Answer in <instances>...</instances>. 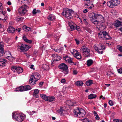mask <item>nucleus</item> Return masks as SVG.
Returning a JSON list of instances; mask_svg holds the SVG:
<instances>
[{
	"label": "nucleus",
	"instance_id": "f257e3e1",
	"mask_svg": "<svg viewBox=\"0 0 122 122\" xmlns=\"http://www.w3.org/2000/svg\"><path fill=\"white\" fill-rule=\"evenodd\" d=\"M99 16L98 14H95L93 12L90 13L88 14V16L92 23L95 25L98 26V18L97 17Z\"/></svg>",
	"mask_w": 122,
	"mask_h": 122
},
{
	"label": "nucleus",
	"instance_id": "f03ea898",
	"mask_svg": "<svg viewBox=\"0 0 122 122\" xmlns=\"http://www.w3.org/2000/svg\"><path fill=\"white\" fill-rule=\"evenodd\" d=\"M29 80V83L31 85H33L35 84L36 81L40 79V76L38 73L35 72L32 74Z\"/></svg>",
	"mask_w": 122,
	"mask_h": 122
},
{
	"label": "nucleus",
	"instance_id": "7ed1b4c3",
	"mask_svg": "<svg viewBox=\"0 0 122 122\" xmlns=\"http://www.w3.org/2000/svg\"><path fill=\"white\" fill-rule=\"evenodd\" d=\"M73 112L76 117L79 118L84 117L85 115L86 112L83 109L78 108L77 109L74 110Z\"/></svg>",
	"mask_w": 122,
	"mask_h": 122
},
{
	"label": "nucleus",
	"instance_id": "20e7f679",
	"mask_svg": "<svg viewBox=\"0 0 122 122\" xmlns=\"http://www.w3.org/2000/svg\"><path fill=\"white\" fill-rule=\"evenodd\" d=\"M61 14L62 15L68 19H70L72 17V12L68 8L64 9Z\"/></svg>",
	"mask_w": 122,
	"mask_h": 122
},
{
	"label": "nucleus",
	"instance_id": "39448f33",
	"mask_svg": "<svg viewBox=\"0 0 122 122\" xmlns=\"http://www.w3.org/2000/svg\"><path fill=\"white\" fill-rule=\"evenodd\" d=\"M28 8L29 7L26 5H22L18 9L19 14L21 16L23 15L27 12Z\"/></svg>",
	"mask_w": 122,
	"mask_h": 122
},
{
	"label": "nucleus",
	"instance_id": "423d86ee",
	"mask_svg": "<svg viewBox=\"0 0 122 122\" xmlns=\"http://www.w3.org/2000/svg\"><path fill=\"white\" fill-rule=\"evenodd\" d=\"M102 15L100 14V21L102 22V24L100 25V31L102 30H104L106 28V27L104 24L105 18V14L104 12H102Z\"/></svg>",
	"mask_w": 122,
	"mask_h": 122
},
{
	"label": "nucleus",
	"instance_id": "0eeeda50",
	"mask_svg": "<svg viewBox=\"0 0 122 122\" xmlns=\"http://www.w3.org/2000/svg\"><path fill=\"white\" fill-rule=\"evenodd\" d=\"M110 1L107 2V6L111 8H113L115 6L118 5L120 3L119 0H110Z\"/></svg>",
	"mask_w": 122,
	"mask_h": 122
},
{
	"label": "nucleus",
	"instance_id": "6e6552de",
	"mask_svg": "<svg viewBox=\"0 0 122 122\" xmlns=\"http://www.w3.org/2000/svg\"><path fill=\"white\" fill-rule=\"evenodd\" d=\"M80 51H82V53L83 55H85L86 57H88L90 56V50L87 47L83 46L82 47Z\"/></svg>",
	"mask_w": 122,
	"mask_h": 122
},
{
	"label": "nucleus",
	"instance_id": "1a4fd4ad",
	"mask_svg": "<svg viewBox=\"0 0 122 122\" xmlns=\"http://www.w3.org/2000/svg\"><path fill=\"white\" fill-rule=\"evenodd\" d=\"M64 74H67L68 72V68L67 66L64 63H62L58 66Z\"/></svg>",
	"mask_w": 122,
	"mask_h": 122
},
{
	"label": "nucleus",
	"instance_id": "9d476101",
	"mask_svg": "<svg viewBox=\"0 0 122 122\" xmlns=\"http://www.w3.org/2000/svg\"><path fill=\"white\" fill-rule=\"evenodd\" d=\"M29 48L28 46L25 45L20 44L18 46V50L22 52L27 51Z\"/></svg>",
	"mask_w": 122,
	"mask_h": 122
},
{
	"label": "nucleus",
	"instance_id": "9b49d317",
	"mask_svg": "<svg viewBox=\"0 0 122 122\" xmlns=\"http://www.w3.org/2000/svg\"><path fill=\"white\" fill-rule=\"evenodd\" d=\"M11 70L17 72L18 73H20L23 71V68L19 67L16 66H13L11 67Z\"/></svg>",
	"mask_w": 122,
	"mask_h": 122
},
{
	"label": "nucleus",
	"instance_id": "f8f14e48",
	"mask_svg": "<svg viewBox=\"0 0 122 122\" xmlns=\"http://www.w3.org/2000/svg\"><path fill=\"white\" fill-rule=\"evenodd\" d=\"M25 117V115L22 113H20L18 114L16 116V120L19 122L22 121Z\"/></svg>",
	"mask_w": 122,
	"mask_h": 122
},
{
	"label": "nucleus",
	"instance_id": "ddd939ff",
	"mask_svg": "<svg viewBox=\"0 0 122 122\" xmlns=\"http://www.w3.org/2000/svg\"><path fill=\"white\" fill-rule=\"evenodd\" d=\"M4 44L3 42L0 43V57L3 56L4 53Z\"/></svg>",
	"mask_w": 122,
	"mask_h": 122
},
{
	"label": "nucleus",
	"instance_id": "4468645a",
	"mask_svg": "<svg viewBox=\"0 0 122 122\" xmlns=\"http://www.w3.org/2000/svg\"><path fill=\"white\" fill-rule=\"evenodd\" d=\"M85 6H87L86 7L87 8L92 9L94 6L93 1L90 0V1H88L87 3L85 4Z\"/></svg>",
	"mask_w": 122,
	"mask_h": 122
},
{
	"label": "nucleus",
	"instance_id": "2eb2a0df",
	"mask_svg": "<svg viewBox=\"0 0 122 122\" xmlns=\"http://www.w3.org/2000/svg\"><path fill=\"white\" fill-rule=\"evenodd\" d=\"M64 59L65 60L66 62L69 63H73L72 60L73 58H71L68 56H66L64 57Z\"/></svg>",
	"mask_w": 122,
	"mask_h": 122
},
{
	"label": "nucleus",
	"instance_id": "dca6fc26",
	"mask_svg": "<svg viewBox=\"0 0 122 122\" xmlns=\"http://www.w3.org/2000/svg\"><path fill=\"white\" fill-rule=\"evenodd\" d=\"M68 24L70 27V28L71 30H72L75 29H76V25L74 24L72 22H69Z\"/></svg>",
	"mask_w": 122,
	"mask_h": 122
},
{
	"label": "nucleus",
	"instance_id": "f3484780",
	"mask_svg": "<svg viewBox=\"0 0 122 122\" xmlns=\"http://www.w3.org/2000/svg\"><path fill=\"white\" fill-rule=\"evenodd\" d=\"M52 56L53 57V61H57L61 59L60 56H58L56 54H55L52 55Z\"/></svg>",
	"mask_w": 122,
	"mask_h": 122
},
{
	"label": "nucleus",
	"instance_id": "a211bd4d",
	"mask_svg": "<svg viewBox=\"0 0 122 122\" xmlns=\"http://www.w3.org/2000/svg\"><path fill=\"white\" fill-rule=\"evenodd\" d=\"M6 61L4 59H0V67L2 68L5 65Z\"/></svg>",
	"mask_w": 122,
	"mask_h": 122
},
{
	"label": "nucleus",
	"instance_id": "6ab92c4d",
	"mask_svg": "<svg viewBox=\"0 0 122 122\" xmlns=\"http://www.w3.org/2000/svg\"><path fill=\"white\" fill-rule=\"evenodd\" d=\"M65 112V110L63 109V107H60L59 110H57L56 112L57 113H59L61 115L64 114Z\"/></svg>",
	"mask_w": 122,
	"mask_h": 122
},
{
	"label": "nucleus",
	"instance_id": "aec40b11",
	"mask_svg": "<svg viewBox=\"0 0 122 122\" xmlns=\"http://www.w3.org/2000/svg\"><path fill=\"white\" fill-rule=\"evenodd\" d=\"M6 53L7 55H8L7 57L8 59L10 61H12L14 59V58L11 55V53L10 52H8Z\"/></svg>",
	"mask_w": 122,
	"mask_h": 122
},
{
	"label": "nucleus",
	"instance_id": "412c9836",
	"mask_svg": "<svg viewBox=\"0 0 122 122\" xmlns=\"http://www.w3.org/2000/svg\"><path fill=\"white\" fill-rule=\"evenodd\" d=\"M15 29L12 26H10L8 28L7 31L8 32L10 33H12L15 31Z\"/></svg>",
	"mask_w": 122,
	"mask_h": 122
},
{
	"label": "nucleus",
	"instance_id": "4be33fe9",
	"mask_svg": "<svg viewBox=\"0 0 122 122\" xmlns=\"http://www.w3.org/2000/svg\"><path fill=\"white\" fill-rule=\"evenodd\" d=\"M107 32L106 31L101 30L100 32V38H104Z\"/></svg>",
	"mask_w": 122,
	"mask_h": 122
},
{
	"label": "nucleus",
	"instance_id": "5701e85b",
	"mask_svg": "<svg viewBox=\"0 0 122 122\" xmlns=\"http://www.w3.org/2000/svg\"><path fill=\"white\" fill-rule=\"evenodd\" d=\"M39 90L38 89H35L34 90L33 93V96L34 97L36 98L39 97V96L38 95L39 93Z\"/></svg>",
	"mask_w": 122,
	"mask_h": 122
},
{
	"label": "nucleus",
	"instance_id": "b1692460",
	"mask_svg": "<svg viewBox=\"0 0 122 122\" xmlns=\"http://www.w3.org/2000/svg\"><path fill=\"white\" fill-rule=\"evenodd\" d=\"M122 22L120 21H119L118 20H117L115 21L114 25L115 26L116 28H117L121 25L122 24Z\"/></svg>",
	"mask_w": 122,
	"mask_h": 122
},
{
	"label": "nucleus",
	"instance_id": "393cba45",
	"mask_svg": "<svg viewBox=\"0 0 122 122\" xmlns=\"http://www.w3.org/2000/svg\"><path fill=\"white\" fill-rule=\"evenodd\" d=\"M47 18L49 20L53 21L55 19V17L54 15L50 14L47 17Z\"/></svg>",
	"mask_w": 122,
	"mask_h": 122
},
{
	"label": "nucleus",
	"instance_id": "a878e982",
	"mask_svg": "<svg viewBox=\"0 0 122 122\" xmlns=\"http://www.w3.org/2000/svg\"><path fill=\"white\" fill-rule=\"evenodd\" d=\"M47 100V101L52 102L55 101V97L54 96H48Z\"/></svg>",
	"mask_w": 122,
	"mask_h": 122
},
{
	"label": "nucleus",
	"instance_id": "bb28decb",
	"mask_svg": "<svg viewBox=\"0 0 122 122\" xmlns=\"http://www.w3.org/2000/svg\"><path fill=\"white\" fill-rule=\"evenodd\" d=\"M105 46L104 45H102L101 44L100 45V50H101L102 51H100V53L102 54L103 52V50H105Z\"/></svg>",
	"mask_w": 122,
	"mask_h": 122
},
{
	"label": "nucleus",
	"instance_id": "cd10ccee",
	"mask_svg": "<svg viewBox=\"0 0 122 122\" xmlns=\"http://www.w3.org/2000/svg\"><path fill=\"white\" fill-rule=\"evenodd\" d=\"M75 56L77 59L78 60L81 59V55L78 51H76V52L75 53Z\"/></svg>",
	"mask_w": 122,
	"mask_h": 122
},
{
	"label": "nucleus",
	"instance_id": "c85d7f7f",
	"mask_svg": "<svg viewBox=\"0 0 122 122\" xmlns=\"http://www.w3.org/2000/svg\"><path fill=\"white\" fill-rule=\"evenodd\" d=\"M41 97L46 101H47L48 97L45 94H41L40 95Z\"/></svg>",
	"mask_w": 122,
	"mask_h": 122
},
{
	"label": "nucleus",
	"instance_id": "c756f323",
	"mask_svg": "<svg viewBox=\"0 0 122 122\" xmlns=\"http://www.w3.org/2000/svg\"><path fill=\"white\" fill-rule=\"evenodd\" d=\"M23 29L24 30L26 31H30L31 29V28L27 27L26 25L24 26Z\"/></svg>",
	"mask_w": 122,
	"mask_h": 122
},
{
	"label": "nucleus",
	"instance_id": "7c9ffc66",
	"mask_svg": "<svg viewBox=\"0 0 122 122\" xmlns=\"http://www.w3.org/2000/svg\"><path fill=\"white\" fill-rule=\"evenodd\" d=\"M117 97L119 101H122V92L118 93L117 95Z\"/></svg>",
	"mask_w": 122,
	"mask_h": 122
},
{
	"label": "nucleus",
	"instance_id": "2f4dec72",
	"mask_svg": "<svg viewBox=\"0 0 122 122\" xmlns=\"http://www.w3.org/2000/svg\"><path fill=\"white\" fill-rule=\"evenodd\" d=\"M67 103H68L67 104L71 106H72L74 105L76 103L74 101H67Z\"/></svg>",
	"mask_w": 122,
	"mask_h": 122
},
{
	"label": "nucleus",
	"instance_id": "473e14b6",
	"mask_svg": "<svg viewBox=\"0 0 122 122\" xmlns=\"http://www.w3.org/2000/svg\"><path fill=\"white\" fill-rule=\"evenodd\" d=\"M105 38L106 40H110L112 39V38L108 34V33H107L105 36L103 38V39Z\"/></svg>",
	"mask_w": 122,
	"mask_h": 122
},
{
	"label": "nucleus",
	"instance_id": "72a5a7b5",
	"mask_svg": "<svg viewBox=\"0 0 122 122\" xmlns=\"http://www.w3.org/2000/svg\"><path fill=\"white\" fill-rule=\"evenodd\" d=\"M75 84L77 86H81L83 85V83L82 81H76Z\"/></svg>",
	"mask_w": 122,
	"mask_h": 122
},
{
	"label": "nucleus",
	"instance_id": "f704fd0d",
	"mask_svg": "<svg viewBox=\"0 0 122 122\" xmlns=\"http://www.w3.org/2000/svg\"><path fill=\"white\" fill-rule=\"evenodd\" d=\"M93 63V61L91 59L88 60L87 61V65L88 66H91Z\"/></svg>",
	"mask_w": 122,
	"mask_h": 122
},
{
	"label": "nucleus",
	"instance_id": "c9c22d12",
	"mask_svg": "<svg viewBox=\"0 0 122 122\" xmlns=\"http://www.w3.org/2000/svg\"><path fill=\"white\" fill-rule=\"evenodd\" d=\"M96 97V95L94 94H91L88 96V98L89 99H92L95 98Z\"/></svg>",
	"mask_w": 122,
	"mask_h": 122
},
{
	"label": "nucleus",
	"instance_id": "e433bc0d",
	"mask_svg": "<svg viewBox=\"0 0 122 122\" xmlns=\"http://www.w3.org/2000/svg\"><path fill=\"white\" fill-rule=\"evenodd\" d=\"M93 83V81L92 80H89L88 81H86V85L87 86H89Z\"/></svg>",
	"mask_w": 122,
	"mask_h": 122
},
{
	"label": "nucleus",
	"instance_id": "4c0bfd02",
	"mask_svg": "<svg viewBox=\"0 0 122 122\" xmlns=\"http://www.w3.org/2000/svg\"><path fill=\"white\" fill-rule=\"evenodd\" d=\"M24 19V18L22 17L17 16L16 18V20L17 21H22Z\"/></svg>",
	"mask_w": 122,
	"mask_h": 122
},
{
	"label": "nucleus",
	"instance_id": "58836bf2",
	"mask_svg": "<svg viewBox=\"0 0 122 122\" xmlns=\"http://www.w3.org/2000/svg\"><path fill=\"white\" fill-rule=\"evenodd\" d=\"M25 89V91H27L30 90L31 89V87L28 85L24 86Z\"/></svg>",
	"mask_w": 122,
	"mask_h": 122
},
{
	"label": "nucleus",
	"instance_id": "ea45409f",
	"mask_svg": "<svg viewBox=\"0 0 122 122\" xmlns=\"http://www.w3.org/2000/svg\"><path fill=\"white\" fill-rule=\"evenodd\" d=\"M49 66L46 65H43V66L42 68L44 69V70H49Z\"/></svg>",
	"mask_w": 122,
	"mask_h": 122
},
{
	"label": "nucleus",
	"instance_id": "a19ab883",
	"mask_svg": "<svg viewBox=\"0 0 122 122\" xmlns=\"http://www.w3.org/2000/svg\"><path fill=\"white\" fill-rule=\"evenodd\" d=\"M93 113L96 119L97 120H99V117L97 113L95 111H94Z\"/></svg>",
	"mask_w": 122,
	"mask_h": 122
},
{
	"label": "nucleus",
	"instance_id": "79ce46f5",
	"mask_svg": "<svg viewBox=\"0 0 122 122\" xmlns=\"http://www.w3.org/2000/svg\"><path fill=\"white\" fill-rule=\"evenodd\" d=\"M63 47L60 48L59 49L55 50V51L58 52H60L62 51L63 50Z\"/></svg>",
	"mask_w": 122,
	"mask_h": 122
},
{
	"label": "nucleus",
	"instance_id": "37998d69",
	"mask_svg": "<svg viewBox=\"0 0 122 122\" xmlns=\"http://www.w3.org/2000/svg\"><path fill=\"white\" fill-rule=\"evenodd\" d=\"M117 49L121 52H122V45L117 46Z\"/></svg>",
	"mask_w": 122,
	"mask_h": 122
},
{
	"label": "nucleus",
	"instance_id": "c03bdc74",
	"mask_svg": "<svg viewBox=\"0 0 122 122\" xmlns=\"http://www.w3.org/2000/svg\"><path fill=\"white\" fill-rule=\"evenodd\" d=\"M94 47L95 50L97 51L98 53H99V49L98 47L96 45H95L94 46Z\"/></svg>",
	"mask_w": 122,
	"mask_h": 122
},
{
	"label": "nucleus",
	"instance_id": "a18cd8bd",
	"mask_svg": "<svg viewBox=\"0 0 122 122\" xmlns=\"http://www.w3.org/2000/svg\"><path fill=\"white\" fill-rule=\"evenodd\" d=\"M20 92L25 91V87L24 86H21L20 87Z\"/></svg>",
	"mask_w": 122,
	"mask_h": 122
},
{
	"label": "nucleus",
	"instance_id": "49530a36",
	"mask_svg": "<svg viewBox=\"0 0 122 122\" xmlns=\"http://www.w3.org/2000/svg\"><path fill=\"white\" fill-rule=\"evenodd\" d=\"M82 120L83 122H92L91 121L88 120L87 118L83 119Z\"/></svg>",
	"mask_w": 122,
	"mask_h": 122
},
{
	"label": "nucleus",
	"instance_id": "de8ad7c7",
	"mask_svg": "<svg viewBox=\"0 0 122 122\" xmlns=\"http://www.w3.org/2000/svg\"><path fill=\"white\" fill-rule=\"evenodd\" d=\"M18 114H17L16 113H12V117H13L15 119H16V116Z\"/></svg>",
	"mask_w": 122,
	"mask_h": 122
},
{
	"label": "nucleus",
	"instance_id": "09e8293b",
	"mask_svg": "<svg viewBox=\"0 0 122 122\" xmlns=\"http://www.w3.org/2000/svg\"><path fill=\"white\" fill-rule=\"evenodd\" d=\"M108 103L109 105L111 106H112L113 105V102L111 100H110L108 102Z\"/></svg>",
	"mask_w": 122,
	"mask_h": 122
},
{
	"label": "nucleus",
	"instance_id": "8fccbe9b",
	"mask_svg": "<svg viewBox=\"0 0 122 122\" xmlns=\"http://www.w3.org/2000/svg\"><path fill=\"white\" fill-rule=\"evenodd\" d=\"M117 71L118 73L120 74L122 73V68H121L117 70Z\"/></svg>",
	"mask_w": 122,
	"mask_h": 122
},
{
	"label": "nucleus",
	"instance_id": "3c124183",
	"mask_svg": "<svg viewBox=\"0 0 122 122\" xmlns=\"http://www.w3.org/2000/svg\"><path fill=\"white\" fill-rule=\"evenodd\" d=\"M14 91L15 92H20V87H19L16 88Z\"/></svg>",
	"mask_w": 122,
	"mask_h": 122
},
{
	"label": "nucleus",
	"instance_id": "603ef678",
	"mask_svg": "<svg viewBox=\"0 0 122 122\" xmlns=\"http://www.w3.org/2000/svg\"><path fill=\"white\" fill-rule=\"evenodd\" d=\"M28 112L29 114L30 115H32L34 113H35V111H32V112L28 111Z\"/></svg>",
	"mask_w": 122,
	"mask_h": 122
},
{
	"label": "nucleus",
	"instance_id": "864d4df0",
	"mask_svg": "<svg viewBox=\"0 0 122 122\" xmlns=\"http://www.w3.org/2000/svg\"><path fill=\"white\" fill-rule=\"evenodd\" d=\"M114 122H122V120L118 119H115L114 120Z\"/></svg>",
	"mask_w": 122,
	"mask_h": 122
},
{
	"label": "nucleus",
	"instance_id": "5fc2aeb1",
	"mask_svg": "<svg viewBox=\"0 0 122 122\" xmlns=\"http://www.w3.org/2000/svg\"><path fill=\"white\" fill-rule=\"evenodd\" d=\"M112 74V73L110 71H108L106 72V74L107 76L111 75Z\"/></svg>",
	"mask_w": 122,
	"mask_h": 122
},
{
	"label": "nucleus",
	"instance_id": "6e6d98bb",
	"mask_svg": "<svg viewBox=\"0 0 122 122\" xmlns=\"http://www.w3.org/2000/svg\"><path fill=\"white\" fill-rule=\"evenodd\" d=\"M86 30L88 32L90 33L91 34H92V31H91V30L89 28H87Z\"/></svg>",
	"mask_w": 122,
	"mask_h": 122
},
{
	"label": "nucleus",
	"instance_id": "4d7b16f0",
	"mask_svg": "<svg viewBox=\"0 0 122 122\" xmlns=\"http://www.w3.org/2000/svg\"><path fill=\"white\" fill-rule=\"evenodd\" d=\"M75 40L76 41V44L78 45L79 44L80 41L79 40L77 39H75Z\"/></svg>",
	"mask_w": 122,
	"mask_h": 122
},
{
	"label": "nucleus",
	"instance_id": "13d9d810",
	"mask_svg": "<svg viewBox=\"0 0 122 122\" xmlns=\"http://www.w3.org/2000/svg\"><path fill=\"white\" fill-rule=\"evenodd\" d=\"M36 9H34L32 11L33 14H36Z\"/></svg>",
	"mask_w": 122,
	"mask_h": 122
},
{
	"label": "nucleus",
	"instance_id": "bf43d9fd",
	"mask_svg": "<svg viewBox=\"0 0 122 122\" xmlns=\"http://www.w3.org/2000/svg\"><path fill=\"white\" fill-rule=\"evenodd\" d=\"M61 82L62 83H64L65 82L66 80L65 79H63L61 80Z\"/></svg>",
	"mask_w": 122,
	"mask_h": 122
},
{
	"label": "nucleus",
	"instance_id": "052dcab7",
	"mask_svg": "<svg viewBox=\"0 0 122 122\" xmlns=\"http://www.w3.org/2000/svg\"><path fill=\"white\" fill-rule=\"evenodd\" d=\"M23 39L26 42L27 39L25 36H24L23 37Z\"/></svg>",
	"mask_w": 122,
	"mask_h": 122
},
{
	"label": "nucleus",
	"instance_id": "680f3d73",
	"mask_svg": "<svg viewBox=\"0 0 122 122\" xmlns=\"http://www.w3.org/2000/svg\"><path fill=\"white\" fill-rule=\"evenodd\" d=\"M73 74L74 75L76 74L77 73V71L74 70L73 71Z\"/></svg>",
	"mask_w": 122,
	"mask_h": 122
},
{
	"label": "nucleus",
	"instance_id": "e2e57ef3",
	"mask_svg": "<svg viewBox=\"0 0 122 122\" xmlns=\"http://www.w3.org/2000/svg\"><path fill=\"white\" fill-rule=\"evenodd\" d=\"M26 42L29 43H31L32 42V41L31 40H29L27 39Z\"/></svg>",
	"mask_w": 122,
	"mask_h": 122
},
{
	"label": "nucleus",
	"instance_id": "0e129e2a",
	"mask_svg": "<svg viewBox=\"0 0 122 122\" xmlns=\"http://www.w3.org/2000/svg\"><path fill=\"white\" fill-rule=\"evenodd\" d=\"M30 68L31 69H33V70L35 69V68H34V66L33 65H31V66L30 67Z\"/></svg>",
	"mask_w": 122,
	"mask_h": 122
},
{
	"label": "nucleus",
	"instance_id": "69168bd1",
	"mask_svg": "<svg viewBox=\"0 0 122 122\" xmlns=\"http://www.w3.org/2000/svg\"><path fill=\"white\" fill-rule=\"evenodd\" d=\"M101 98H102V99L103 100L105 99L104 97H103V96L102 95H101L100 97V99H101Z\"/></svg>",
	"mask_w": 122,
	"mask_h": 122
},
{
	"label": "nucleus",
	"instance_id": "338daca9",
	"mask_svg": "<svg viewBox=\"0 0 122 122\" xmlns=\"http://www.w3.org/2000/svg\"><path fill=\"white\" fill-rule=\"evenodd\" d=\"M43 82H41L39 83V86H42L43 84Z\"/></svg>",
	"mask_w": 122,
	"mask_h": 122
},
{
	"label": "nucleus",
	"instance_id": "774afa93",
	"mask_svg": "<svg viewBox=\"0 0 122 122\" xmlns=\"http://www.w3.org/2000/svg\"><path fill=\"white\" fill-rule=\"evenodd\" d=\"M54 37L56 38L57 40H58L59 38V36L57 35H54Z\"/></svg>",
	"mask_w": 122,
	"mask_h": 122
}]
</instances>
